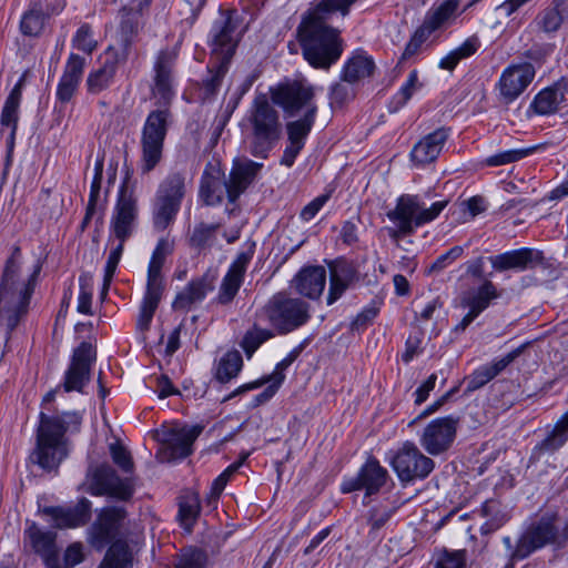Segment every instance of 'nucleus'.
<instances>
[{
    "instance_id": "1",
    "label": "nucleus",
    "mask_w": 568,
    "mask_h": 568,
    "mask_svg": "<svg viewBox=\"0 0 568 568\" xmlns=\"http://www.w3.org/2000/svg\"><path fill=\"white\" fill-rule=\"evenodd\" d=\"M357 0H320L303 17L297 27V39L304 59L315 69L327 70L343 53V39L339 31L325 23L335 12L347 16Z\"/></svg>"
},
{
    "instance_id": "2",
    "label": "nucleus",
    "mask_w": 568,
    "mask_h": 568,
    "mask_svg": "<svg viewBox=\"0 0 568 568\" xmlns=\"http://www.w3.org/2000/svg\"><path fill=\"white\" fill-rule=\"evenodd\" d=\"M20 257V246L16 245L4 263L0 280V327L4 329L6 342L27 314L41 272V265L38 264L29 276L21 278Z\"/></svg>"
},
{
    "instance_id": "3",
    "label": "nucleus",
    "mask_w": 568,
    "mask_h": 568,
    "mask_svg": "<svg viewBox=\"0 0 568 568\" xmlns=\"http://www.w3.org/2000/svg\"><path fill=\"white\" fill-rule=\"evenodd\" d=\"M250 133L246 138L248 152L258 159H267L282 136L278 111L264 94L255 97L246 114Z\"/></svg>"
},
{
    "instance_id": "4",
    "label": "nucleus",
    "mask_w": 568,
    "mask_h": 568,
    "mask_svg": "<svg viewBox=\"0 0 568 568\" xmlns=\"http://www.w3.org/2000/svg\"><path fill=\"white\" fill-rule=\"evenodd\" d=\"M68 429V422L63 417H51L41 412L36 448L30 455L31 463L45 471H55L68 456V444L64 437Z\"/></svg>"
},
{
    "instance_id": "5",
    "label": "nucleus",
    "mask_w": 568,
    "mask_h": 568,
    "mask_svg": "<svg viewBox=\"0 0 568 568\" xmlns=\"http://www.w3.org/2000/svg\"><path fill=\"white\" fill-rule=\"evenodd\" d=\"M447 204L448 201L444 200L434 202L427 207L419 195H400L395 207L387 212V217L395 224V227L387 229L389 237L397 242L402 237L412 235L417 227L436 220Z\"/></svg>"
},
{
    "instance_id": "6",
    "label": "nucleus",
    "mask_w": 568,
    "mask_h": 568,
    "mask_svg": "<svg viewBox=\"0 0 568 568\" xmlns=\"http://www.w3.org/2000/svg\"><path fill=\"white\" fill-rule=\"evenodd\" d=\"M172 250L173 244L166 239H161L152 253L148 267L146 291L136 321V327L141 332H145L150 328L153 315L162 298L164 291L162 267L166 256L172 253Z\"/></svg>"
},
{
    "instance_id": "7",
    "label": "nucleus",
    "mask_w": 568,
    "mask_h": 568,
    "mask_svg": "<svg viewBox=\"0 0 568 568\" xmlns=\"http://www.w3.org/2000/svg\"><path fill=\"white\" fill-rule=\"evenodd\" d=\"M186 194L185 175L169 173L159 184L152 204V224L155 231H165L176 219Z\"/></svg>"
},
{
    "instance_id": "8",
    "label": "nucleus",
    "mask_w": 568,
    "mask_h": 568,
    "mask_svg": "<svg viewBox=\"0 0 568 568\" xmlns=\"http://www.w3.org/2000/svg\"><path fill=\"white\" fill-rule=\"evenodd\" d=\"M280 334H287L303 326L310 320V305L285 292L274 294L258 313Z\"/></svg>"
},
{
    "instance_id": "9",
    "label": "nucleus",
    "mask_w": 568,
    "mask_h": 568,
    "mask_svg": "<svg viewBox=\"0 0 568 568\" xmlns=\"http://www.w3.org/2000/svg\"><path fill=\"white\" fill-rule=\"evenodd\" d=\"M169 108L151 111L141 132V172L148 174L161 162L164 140L171 122Z\"/></svg>"
},
{
    "instance_id": "10",
    "label": "nucleus",
    "mask_w": 568,
    "mask_h": 568,
    "mask_svg": "<svg viewBox=\"0 0 568 568\" xmlns=\"http://www.w3.org/2000/svg\"><path fill=\"white\" fill-rule=\"evenodd\" d=\"M88 490L94 496H109L128 500L133 495V486L128 478H120L113 467L106 463L92 465L87 473Z\"/></svg>"
},
{
    "instance_id": "11",
    "label": "nucleus",
    "mask_w": 568,
    "mask_h": 568,
    "mask_svg": "<svg viewBox=\"0 0 568 568\" xmlns=\"http://www.w3.org/2000/svg\"><path fill=\"white\" fill-rule=\"evenodd\" d=\"M390 466L403 484L425 479L434 469V460L410 442H406L393 456Z\"/></svg>"
},
{
    "instance_id": "12",
    "label": "nucleus",
    "mask_w": 568,
    "mask_h": 568,
    "mask_svg": "<svg viewBox=\"0 0 568 568\" xmlns=\"http://www.w3.org/2000/svg\"><path fill=\"white\" fill-rule=\"evenodd\" d=\"M555 514H546L530 524L518 539L511 559H525L534 551L556 542L559 534Z\"/></svg>"
},
{
    "instance_id": "13",
    "label": "nucleus",
    "mask_w": 568,
    "mask_h": 568,
    "mask_svg": "<svg viewBox=\"0 0 568 568\" xmlns=\"http://www.w3.org/2000/svg\"><path fill=\"white\" fill-rule=\"evenodd\" d=\"M315 91L311 84L303 81H293L282 85L273 93V100L282 106L287 116H296L298 114L313 115L317 114V105L314 102Z\"/></svg>"
},
{
    "instance_id": "14",
    "label": "nucleus",
    "mask_w": 568,
    "mask_h": 568,
    "mask_svg": "<svg viewBox=\"0 0 568 568\" xmlns=\"http://www.w3.org/2000/svg\"><path fill=\"white\" fill-rule=\"evenodd\" d=\"M128 176L123 181L111 217V230L118 241L125 242L133 233L138 219V202L129 190Z\"/></svg>"
},
{
    "instance_id": "15",
    "label": "nucleus",
    "mask_w": 568,
    "mask_h": 568,
    "mask_svg": "<svg viewBox=\"0 0 568 568\" xmlns=\"http://www.w3.org/2000/svg\"><path fill=\"white\" fill-rule=\"evenodd\" d=\"M152 0H134L131 4L120 9L121 17L118 44L119 50L114 48V53L121 60H126L134 38L139 33L141 18L150 8Z\"/></svg>"
},
{
    "instance_id": "16",
    "label": "nucleus",
    "mask_w": 568,
    "mask_h": 568,
    "mask_svg": "<svg viewBox=\"0 0 568 568\" xmlns=\"http://www.w3.org/2000/svg\"><path fill=\"white\" fill-rule=\"evenodd\" d=\"M203 427L172 426L162 433L163 449L159 453L162 462L185 458L192 454V446L202 433Z\"/></svg>"
},
{
    "instance_id": "17",
    "label": "nucleus",
    "mask_w": 568,
    "mask_h": 568,
    "mask_svg": "<svg viewBox=\"0 0 568 568\" xmlns=\"http://www.w3.org/2000/svg\"><path fill=\"white\" fill-rule=\"evenodd\" d=\"M458 418L452 416L433 419L423 430L420 446L433 456L447 452L457 434Z\"/></svg>"
},
{
    "instance_id": "18",
    "label": "nucleus",
    "mask_w": 568,
    "mask_h": 568,
    "mask_svg": "<svg viewBox=\"0 0 568 568\" xmlns=\"http://www.w3.org/2000/svg\"><path fill=\"white\" fill-rule=\"evenodd\" d=\"M178 53L174 50H161L154 62L152 94L156 104L169 108L173 97V69Z\"/></svg>"
},
{
    "instance_id": "19",
    "label": "nucleus",
    "mask_w": 568,
    "mask_h": 568,
    "mask_svg": "<svg viewBox=\"0 0 568 568\" xmlns=\"http://www.w3.org/2000/svg\"><path fill=\"white\" fill-rule=\"evenodd\" d=\"M95 359V351L90 343L82 342L73 352L69 368L64 374L63 389L82 392L90 381L91 364Z\"/></svg>"
},
{
    "instance_id": "20",
    "label": "nucleus",
    "mask_w": 568,
    "mask_h": 568,
    "mask_svg": "<svg viewBox=\"0 0 568 568\" xmlns=\"http://www.w3.org/2000/svg\"><path fill=\"white\" fill-rule=\"evenodd\" d=\"M535 68L524 62L507 67L498 81L499 94L505 103L515 101L535 78Z\"/></svg>"
},
{
    "instance_id": "21",
    "label": "nucleus",
    "mask_w": 568,
    "mask_h": 568,
    "mask_svg": "<svg viewBox=\"0 0 568 568\" xmlns=\"http://www.w3.org/2000/svg\"><path fill=\"white\" fill-rule=\"evenodd\" d=\"M125 515L123 507L103 508L89 530L90 545L98 550L103 549L118 532Z\"/></svg>"
},
{
    "instance_id": "22",
    "label": "nucleus",
    "mask_w": 568,
    "mask_h": 568,
    "mask_svg": "<svg viewBox=\"0 0 568 568\" xmlns=\"http://www.w3.org/2000/svg\"><path fill=\"white\" fill-rule=\"evenodd\" d=\"M387 477V470L379 465L378 460L369 458L362 466L356 477L343 481L341 490L352 493L365 489L366 495H373L385 485Z\"/></svg>"
},
{
    "instance_id": "23",
    "label": "nucleus",
    "mask_w": 568,
    "mask_h": 568,
    "mask_svg": "<svg viewBox=\"0 0 568 568\" xmlns=\"http://www.w3.org/2000/svg\"><path fill=\"white\" fill-rule=\"evenodd\" d=\"M262 168V163L247 158L234 160L226 184V195L231 203L253 183Z\"/></svg>"
},
{
    "instance_id": "24",
    "label": "nucleus",
    "mask_w": 568,
    "mask_h": 568,
    "mask_svg": "<svg viewBox=\"0 0 568 568\" xmlns=\"http://www.w3.org/2000/svg\"><path fill=\"white\" fill-rule=\"evenodd\" d=\"M253 252H241L231 264L227 273L224 275L219 294L217 302L222 305L230 304L236 296L246 273L248 263L251 262Z\"/></svg>"
},
{
    "instance_id": "25",
    "label": "nucleus",
    "mask_w": 568,
    "mask_h": 568,
    "mask_svg": "<svg viewBox=\"0 0 568 568\" xmlns=\"http://www.w3.org/2000/svg\"><path fill=\"white\" fill-rule=\"evenodd\" d=\"M295 292L310 300H317L326 285V270L322 265L302 267L291 282Z\"/></svg>"
},
{
    "instance_id": "26",
    "label": "nucleus",
    "mask_w": 568,
    "mask_h": 568,
    "mask_svg": "<svg viewBox=\"0 0 568 568\" xmlns=\"http://www.w3.org/2000/svg\"><path fill=\"white\" fill-rule=\"evenodd\" d=\"M57 534L45 530L32 523L24 531V541L39 555L48 567H53L58 560Z\"/></svg>"
},
{
    "instance_id": "27",
    "label": "nucleus",
    "mask_w": 568,
    "mask_h": 568,
    "mask_svg": "<svg viewBox=\"0 0 568 568\" xmlns=\"http://www.w3.org/2000/svg\"><path fill=\"white\" fill-rule=\"evenodd\" d=\"M544 260L542 253L534 248H519L489 258L496 271L518 270L524 271L540 264Z\"/></svg>"
},
{
    "instance_id": "28",
    "label": "nucleus",
    "mask_w": 568,
    "mask_h": 568,
    "mask_svg": "<svg viewBox=\"0 0 568 568\" xmlns=\"http://www.w3.org/2000/svg\"><path fill=\"white\" fill-rule=\"evenodd\" d=\"M43 513L52 518L57 528H75L90 520L91 503L82 498L74 507H45Z\"/></svg>"
},
{
    "instance_id": "29",
    "label": "nucleus",
    "mask_w": 568,
    "mask_h": 568,
    "mask_svg": "<svg viewBox=\"0 0 568 568\" xmlns=\"http://www.w3.org/2000/svg\"><path fill=\"white\" fill-rule=\"evenodd\" d=\"M449 136L448 130L440 128L420 139L410 151V160L416 165L434 162L440 154Z\"/></svg>"
},
{
    "instance_id": "30",
    "label": "nucleus",
    "mask_w": 568,
    "mask_h": 568,
    "mask_svg": "<svg viewBox=\"0 0 568 568\" xmlns=\"http://www.w3.org/2000/svg\"><path fill=\"white\" fill-rule=\"evenodd\" d=\"M568 81L559 79L554 84L539 91L530 103V109L538 115L555 114L561 103L566 101Z\"/></svg>"
},
{
    "instance_id": "31",
    "label": "nucleus",
    "mask_w": 568,
    "mask_h": 568,
    "mask_svg": "<svg viewBox=\"0 0 568 568\" xmlns=\"http://www.w3.org/2000/svg\"><path fill=\"white\" fill-rule=\"evenodd\" d=\"M227 181L224 180V173L212 163L205 166L200 182V197L205 205L214 206L223 202L226 193Z\"/></svg>"
},
{
    "instance_id": "32",
    "label": "nucleus",
    "mask_w": 568,
    "mask_h": 568,
    "mask_svg": "<svg viewBox=\"0 0 568 568\" xmlns=\"http://www.w3.org/2000/svg\"><path fill=\"white\" fill-rule=\"evenodd\" d=\"M358 280V272L352 264L346 262L331 264L327 305H332L339 300Z\"/></svg>"
},
{
    "instance_id": "33",
    "label": "nucleus",
    "mask_w": 568,
    "mask_h": 568,
    "mask_svg": "<svg viewBox=\"0 0 568 568\" xmlns=\"http://www.w3.org/2000/svg\"><path fill=\"white\" fill-rule=\"evenodd\" d=\"M237 24L230 14L221 24L214 26V33L211 42L212 52L217 55L221 62L230 63L237 44L233 34Z\"/></svg>"
},
{
    "instance_id": "34",
    "label": "nucleus",
    "mask_w": 568,
    "mask_h": 568,
    "mask_svg": "<svg viewBox=\"0 0 568 568\" xmlns=\"http://www.w3.org/2000/svg\"><path fill=\"white\" fill-rule=\"evenodd\" d=\"M114 53V48L110 47L104 52V62L95 71H92L87 79L88 91L93 94H98L103 90L108 89L112 83L115 72L116 65L119 62H123L119 57Z\"/></svg>"
},
{
    "instance_id": "35",
    "label": "nucleus",
    "mask_w": 568,
    "mask_h": 568,
    "mask_svg": "<svg viewBox=\"0 0 568 568\" xmlns=\"http://www.w3.org/2000/svg\"><path fill=\"white\" fill-rule=\"evenodd\" d=\"M212 290L213 285L206 276L194 278L176 294L172 307L175 311L187 312L193 305L202 302Z\"/></svg>"
},
{
    "instance_id": "36",
    "label": "nucleus",
    "mask_w": 568,
    "mask_h": 568,
    "mask_svg": "<svg viewBox=\"0 0 568 568\" xmlns=\"http://www.w3.org/2000/svg\"><path fill=\"white\" fill-rule=\"evenodd\" d=\"M375 63L373 59L364 53H356L344 64L342 80L348 83H355L362 79L371 77L374 72Z\"/></svg>"
},
{
    "instance_id": "37",
    "label": "nucleus",
    "mask_w": 568,
    "mask_h": 568,
    "mask_svg": "<svg viewBox=\"0 0 568 568\" xmlns=\"http://www.w3.org/2000/svg\"><path fill=\"white\" fill-rule=\"evenodd\" d=\"M458 7V0H444L438 6H434L429 9L423 24L433 33L456 17Z\"/></svg>"
},
{
    "instance_id": "38",
    "label": "nucleus",
    "mask_w": 568,
    "mask_h": 568,
    "mask_svg": "<svg viewBox=\"0 0 568 568\" xmlns=\"http://www.w3.org/2000/svg\"><path fill=\"white\" fill-rule=\"evenodd\" d=\"M23 77L10 91L6 99L4 105L1 111L0 124L12 129V133H17L19 120V106L22 98Z\"/></svg>"
},
{
    "instance_id": "39",
    "label": "nucleus",
    "mask_w": 568,
    "mask_h": 568,
    "mask_svg": "<svg viewBox=\"0 0 568 568\" xmlns=\"http://www.w3.org/2000/svg\"><path fill=\"white\" fill-rule=\"evenodd\" d=\"M497 297L498 293L493 282L485 281L477 292L468 294L462 300V305L469 307V312L478 316L488 307L490 301Z\"/></svg>"
},
{
    "instance_id": "40",
    "label": "nucleus",
    "mask_w": 568,
    "mask_h": 568,
    "mask_svg": "<svg viewBox=\"0 0 568 568\" xmlns=\"http://www.w3.org/2000/svg\"><path fill=\"white\" fill-rule=\"evenodd\" d=\"M480 515L485 518L480 528L481 534H490L499 529L509 519L501 504L495 499L486 500L483 504Z\"/></svg>"
},
{
    "instance_id": "41",
    "label": "nucleus",
    "mask_w": 568,
    "mask_h": 568,
    "mask_svg": "<svg viewBox=\"0 0 568 568\" xmlns=\"http://www.w3.org/2000/svg\"><path fill=\"white\" fill-rule=\"evenodd\" d=\"M568 440V410L557 420L552 429L536 446L540 453H552Z\"/></svg>"
},
{
    "instance_id": "42",
    "label": "nucleus",
    "mask_w": 568,
    "mask_h": 568,
    "mask_svg": "<svg viewBox=\"0 0 568 568\" xmlns=\"http://www.w3.org/2000/svg\"><path fill=\"white\" fill-rule=\"evenodd\" d=\"M47 20V14L43 12L39 2H32L31 7L23 13L20 21V31L23 36L39 37Z\"/></svg>"
},
{
    "instance_id": "43",
    "label": "nucleus",
    "mask_w": 568,
    "mask_h": 568,
    "mask_svg": "<svg viewBox=\"0 0 568 568\" xmlns=\"http://www.w3.org/2000/svg\"><path fill=\"white\" fill-rule=\"evenodd\" d=\"M302 346L295 347L293 351L290 352V354L284 359L277 363L272 374L239 387L234 392V394H242L246 390L258 388L264 384L268 383L271 379H277V383H283L285 378L284 371L298 357V355L302 352Z\"/></svg>"
},
{
    "instance_id": "44",
    "label": "nucleus",
    "mask_w": 568,
    "mask_h": 568,
    "mask_svg": "<svg viewBox=\"0 0 568 568\" xmlns=\"http://www.w3.org/2000/svg\"><path fill=\"white\" fill-rule=\"evenodd\" d=\"M132 554L126 542L116 540L108 549L100 568H131Z\"/></svg>"
},
{
    "instance_id": "45",
    "label": "nucleus",
    "mask_w": 568,
    "mask_h": 568,
    "mask_svg": "<svg viewBox=\"0 0 568 568\" xmlns=\"http://www.w3.org/2000/svg\"><path fill=\"white\" fill-rule=\"evenodd\" d=\"M275 336L272 329L262 328L257 324H254L250 329L246 331L242 341L241 347L243 348L247 358H251L258 347Z\"/></svg>"
},
{
    "instance_id": "46",
    "label": "nucleus",
    "mask_w": 568,
    "mask_h": 568,
    "mask_svg": "<svg viewBox=\"0 0 568 568\" xmlns=\"http://www.w3.org/2000/svg\"><path fill=\"white\" fill-rule=\"evenodd\" d=\"M243 366V359L239 351H230L220 359L216 368V378L226 383L237 376Z\"/></svg>"
},
{
    "instance_id": "47",
    "label": "nucleus",
    "mask_w": 568,
    "mask_h": 568,
    "mask_svg": "<svg viewBox=\"0 0 568 568\" xmlns=\"http://www.w3.org/2000/svg\"><path fill=\"white\" fill-rule=\"evenodd\" d=\"M316 115L311 110L310 115H302L300 119L286 123V132L288 142H296L305 145V140L310 134Z\"/></svg>"
},
{
    "instance_id": "48",
    "label": "nucleus",
    "mask_w": 568,
    "mask_h": 568,
    "mask_svg": "<svg viewBox=\"0 0 568 568\" xmlns=\"http://www.w3.org/2000/svg\"><path fill=\"white\" fill-rule=\"evenodd\" d=\"M200 500L195 494H187L180 498L179 503V519L181 525L191 530L199 514H200Z\"/></svg>"
},
{
    "instance_id": "49",
    "label": "nucleus",
    "mask_w": 568,
    "mask_h": 568,
    "mask_svg": "<svg viewBox=\"0 0 568 568\" xmlns=\"http://www.w3.org/2000/svg\"><path fill=\"white\" fill-rule=\"evenodd\" d=\"M219 227V224H206L203 222L196 224L189 237L190 246L196 250L210 246L215 240Z\"/></svg>"
},
{
    "instance_id": "50",
    "label": "nucleus",
    "mask_w": 568,
    "mask_h": 568,
    "mask_svg": "<svg viewBox=\"0 0 568 568\" xmlns=\"http://www.w3.org/2000/svg\"><path fill=\"white\" fill-rule=\"evenodd\" d=\"M536 150V146L527 148V149H515L507 150L504 152H499L486 159V164L488 166H499L504 164H509L513 162H517L529 154H531Z\"/></svg>"
},
{
    "instance_id": "51",
    "label": "nucleus",
    "mask_w": 568,
    "mask_h": 568,
    "mask_svg": "<svg viewBox=\"0 0 568 568\" xmlns=\"http://www.w3.org/2000/svg\"><path fill=\"white\" fill-rule=\"evenodd\" d=\"M348 82H337L329 89V105L331 108L337 109L343 108L344 104L348 103L353 97L354 91Z\"/></svg>"
},
{
    "instance_id": "52",
    "label": "nucleus",
    "mask_w": 568,
    "mask_h": 568,
    "mask_svg": "<svg viewBox=\"0 0 568 568\" xmlns=\"http://www.w3.org/2000/svg\"><path fill=\"white\" fill-rule=\"evenodd\" d=\"M227 65L229 63L219 61L215 70L210 71L209 78L203 81L204 99L212 98L217 92L227 72Z\"/></svg>"
},
{
    "instance_id": "53",
    "label": "nucleus",
    "mask_w": 568,
    "mask_h": 568,
    "mask_svg": "<svg viewBox=\"0 0 568 568\" xmlns=\"http://www.w3.org/2000/svg\"><path fill=\"white\" fill-rule=\"evenodd\" d=\"M207 564V555L204 550L190 548L181 555L175 568H204Z\"/></svg>"
},
{
    "instance_id": "54",
    "label": "nucleus",
    "mask_w": 568,
    "mask_h": 568,
    "mask_svg": "<svg viewBox=\"0 0 568 568\" xmlns=\"http://www.w3.org/2000/svg\"><path fill=\"white\" fill-rule=\"evenodd\" d=\"M72 44L75 49L88 54H91L95 50L98 43L92 38V29L89 24L84 23L77 30Z\"/></svg>"
},
{
    "instance_id": "55",
    "label": "nucleus",
    "mask_w": 568,
    "mask_h": 568,
    "mask_svg": "<svg viewBox=\"0 0 568 568\" xmlns=\"http://www.w3.org/2000/svg\"><path fill=\"white\" fill-rule=\"evenodd\" d=\"M85 68V59L79 54L71 53L64 65L62 77L80 83Z\"/></svg>"
},
{
    "instance_id": "56",
    "label": "nucleus",
    "mask_w": 568,
    "mask_h": 568,
    "mask_svg": "<svg viewBox=\"0 0 568 568\" xmlns=\"http://www.w3.org/2000/svg\"><path fill=\"white\" fill-rule=\"evenodd\" d=\"M124 242L119 241V243L113 247L109 254L105 270H104V278H103V290L106 291L110 286V283L113 278L118 264L121 260L123 253Z\"/></svg>"
},
{
    "instance_id": "57",
    "label": "nucleus",
    "mask_w": 568,
    "mask_h": 568,
    "mask_svg": "<svg viewBox=\"0 0 568 568\" xmlns=\"http://www.w3.org/2000/svg\"><path fill=\"white\" fill-rule=\"evenodd\" d=\"M246 458L247 455H243L239 462L230 465L221 475L214 479L212 484V495L214 497H219L222 494L231 476L237 471Z\"/></svg>"
},
{
    "instance_id": "58",
    "label": "nucleus",
    "mask_w": 568,
    "mask_h": 568,
    "mask_svg": "<svg viewBox=\"0 0 568 568\" xmlns=\"http://www.w3.org/2000/svg\"><path fill=\"white\" fill-rule=\"evenodd\" d=\"M564 21V18L558 11L551 7L540 13L538 24L545 32H555L560 28Z\"/></svg>"
},
{
    "instance_id": "59",
    "label": "nucleus",
    "mask_w": 568,
    "mask_h": 568,
    "mask_svg": "<svg viewBox=\"0 0 568 568\" xmlns=\"http://www.w3.org/2000/svg\"><path fill=\"white\" fill-rule=\"evenodd\" d=\"M430 34L432 32L427 29V27L422 24L415 31L409 42L406 44L402 59H408L416 54L420 45L428 39Z\"/></svg>"
},
{
    "instance_id": "60",
    "label": "nucleus",
    "mask_w": 568,
    "mask_h": 568,
    "mask_svg": "<svg viewBox=\"0 0 568 568\" xmlns=\"http://www.w3.org/2000/svg\"><path fill=\"white\" fill-rule=\"evenodd\" d=\"M465 560V551L463 550H444L436 561V568H464Z\"/></svg>"
},
{
    "instance_id": "61",
    "label": "nucleus",
    "mask_w": 568,
    "mask_h": 568,
    "mask_svg": "<svg viewBox=\"0 0 568 568\" xmlns=\"http://www.w3.org/2000/svg\"><path fill=\"white\" fill-rule=\"evenodd\" d=\"M525 348L526 344H523L514 351L509 352L504 357L493 362L491 364L485 365L491 377L495 378L499 373H501L510 363H513L518 356L521 355Z\"/></svg>"
},
{
    "instance_id": "62",
    "label": "nucleus",
    "mask_w": 568,
    "mask_h": 568,
    "mask_svg": "<svg viewBox=\"0 0 568 568\" xmlns=\"http://www.w3.org/2000/svg\"><path fill=\"white\" fill-rule=\"evenodd\" d=\"M110 453L113 462L125 473L133 470V460L130 453L119 444L110 445Z\"/></svg>"
},
{
    "instance_id": "63",
    "label": "nucleus",
    "mask_w": 568,
    "mask_h": 568,
    "mask_svg": "<svg viewBox=\"0 0 568 568\" xmlns=\"http://www.w3.org/2000/svg\"><path fill=\"white\" fill-rule=\"evenodd\" d=\"M464 253L463 246H454L446 253L439 255L436 261L429 266L428 273H438L444 270L452 262L460 257Z\"/></svg>"
},
{
    "instance_id": "64",
    "label": "nucleus",
    "mask_w": 568,
    "mask_h": 568,
    "mask_svg": "<svg viewBox=\"0 0 568 568\" xmlns=\"http://www.w3.org/2000/svg\"><path fill=\"white\" fill-rule=\"evenodd\" d=\"M491 379L493 377L489 374L486 366H481L467 378L465 392L467 394L473 393L479 389L480 387L485 386Z\"/></svg>"
}]
</instances>
